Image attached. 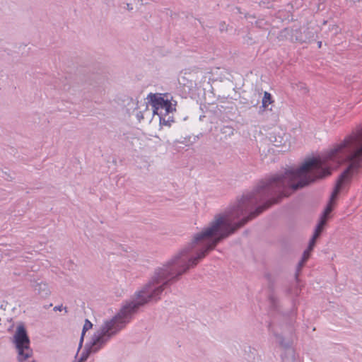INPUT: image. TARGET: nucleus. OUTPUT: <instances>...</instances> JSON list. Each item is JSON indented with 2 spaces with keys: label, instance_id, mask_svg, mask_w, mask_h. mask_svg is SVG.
Segmentation results:
<instances>
[{
  "label": "nucleus",
  "instance_id": "1",
  "mask_svg": "<svg viewBox=\"0 0 362 362\" xmlns=\"http://www.w3.org/2000/svg\"><path fill=\"white\" fill-rule=\"evenodd\" d=\"M337 164L348 163L349 165L339 177L335 187L331 194L329 202L325 208L320 221L310 241L308 248L304 252L300 266L309 258L316 239L320 236L329 214L333 210L338 194L348 191L353 177L360 173L362 168V127L357 128L346 135L342 140L332 145L322 156L306 160L298 169L289 168L284 175L272 177L264 186V188H284L282 194L286 197L287 189L296 190L310 184L317 179L322 178L331 174L329 168H324L327 162Z\"/></svg>",
  "mask_w": 362,
  "mask_h": 362
},
{
  "label": "nucleus",
  "instance_id": "2",
  "mask_svg": "<svg viewBox=\"0 0 362 362\" xmlns=\"http://www.w3.org/2000/svg\"><path fill=\"white\" fill-rule=\"evenodd\" d=\"M245 202L246 200L244 199L242 203L238 206L237 209L226 214L216 216L215 220L212 222L209 228L205 229L203 232L197 234L194 237L193 244L201 246L202 250L197 257L189 260L188 265H182V269L177 272V274L180 275L188 269L190 266L196 265L199 259L204 258L209 250L214 249L222 238L233 233L237 228L247 222L248 220L255 218L272 204H270L267 206L257 208L255 212L252 213L248 217L243 219L240 223L233 226L235 216L238 217L239 215L243 214V211L246 210V208L243 209Z\"/></svg>",
  "mask_w": 362,
  "mask_h": 362
},
{
  "label": "nucleus",
  "instance_id": "3",
  "mask_svg": "<svg viewBox=\"0 0 362 362\" xmlns=\"http://www.w3.org/2000/svg\"><path fill=\"white\" fill-rule=\"evenodd\" d=\"M131 314L123 312V308L112 319L104 322L100 331L94 334L91 339L90 350L92 352L98 351L107 338L119 331L129 321Z\"/></svg>",
  "mask_w": 362,
  "mask_h": 362
},
{
  "label": "nucleus",
  "instance_id": "4",
  "mask_svg": "<svg viewBox=\"0 0 362 362\" xmlns=\"http://www.w3.org/2000/svg\"><path fill=\"white\" fill-rule=\"evenodd\" d=\"M158 290V279L156 277L148 281L144 287L135 294V299L123 307V312L134 313L139 306L151 301L156 296Z\"/></svg>",
  "mask_w": 362,
  "mask_h": 362
},
{
  "label": "nucleus",
  "instance_id": "5",
  "mask_svg": "<svg viewBox=\"0 0 362 362\" xmlns=\"http://www.w3.org/2000/svg\"><path fill=\"white\" fill-rule=\"evenodd\" d=\"M13 342L17 351V358L22 361L25 358L33 356V350L30 348V341L26 329L23 323L17 325L13 334Z\"/></svg>",
  "mask_w": 362,
  "mask_h": 362
},
{
  "label": "nucleus",
  "instance_id": "6",
  "mask_svg": "<svg viewBox=\"0 0 362 362\" xmlns=\"http://www.w3.org/2000/svg\"><path fill=\"white\" fill-rule=\"evenodd\" d=\"M177 102L168 93L160 96V109L165 112H160V125L170 126L174 122L173 113L176 111Z\"/></svg>",
  "mask_w": 362,
  "mask_h": 362
},
{
  "label": "nucleus",
  "instance_id": "7",
  "mask_svg": "<svg viewBox=\"0 0 362 362\" xmlns=\"http://www.w3.org/2000/svg\"><path fill=\"white\" fill-rule=\"evenodd\" d=\"M146 102L138 103L139 110L136 116L139 120L148 119L151 120L152 117L158 113V95L156 93H150L147 95Z\"/></svg>",
  "mask_w": 362,
  "mask_h": 362
},
{
  "label": "nucleus",
  "instance_id": "8",
  "mask_svg": "<svg viewBox=\"0 0 362 362\" xmlns=\"http://www.w3.org/2000/svg\"><path fill=\"white\" fill-rule=\"evenodd\" d=\"M273 103L274 100L272 99V95L269 93L265 91L264 93V96L262 101V107L266 109L268 107L269 105L272 104Z\"/></svg>",
  "mask_w": 362,
  "mask_h": 362
},
{
  "label": "nucleus",
  "instance_id": "9",
  "mask_svg": "<svg viewBox=\"0 0 362 362\" xmlns=\"http://www.w3.org/2000/svg\"><path fill=\"white\" fill-rule=\"evenodd\" d=\"M182 262H183L182 260L177 259V260H175L171 264L170 272V275L171 276V278L174 277V274H175L174 270L177 269V268L182 264Z\"/></svg>",
  "mask_w": 362,
  "mask_h": 362
},
{
  "label": "nucleus",
  "instance_id": "10",
  "mask_svg": "<svg viewBox=\"0 0 362 362\" xmlns=\"http://www.w3.org/2000/svg\"><path fill=\"white\" fill-rule=\"evenodd\" d=\"M92 327H93L92 323L89 320H86L85 323L83 325V331H82V334H81V341H82V339L83 338L85 332L86 331L92 328Z\"/></svg>",
  "mask_w": 362,
  "mask_h": 362
},
{
  "label": "nucleus",
  "instance_id": "11",
  "mask_svg": "<svg viewBox=\"0 0 362 362\" xmlns=\"http://www.w3.org/2000/svg\"><path fill=\"white\" fill-rule=\"evenodd\" d=\"M37 286L39 287L38 288V290H42L43 291H45V294H47L48 293V286L45 283H40L37 285Z\"/></svg>",
  "mask_w": 362,
  "mask_h": 362
},
{
  "label": "nucleus",
  "instance_id": "12",
  "mask_svg": "<svg viewBox=\"0 0 362 362\" xmlns=\"http://www.w3.org/2000/svg\"><path fill=\"white\" fill-rule=\"evenodd\" d=\"M19 362H35V360L33 358V355L32 356L25 358L23 361H19Z\"/></svg>",
  "mask_w": 362,
  "mask_h": 362
},
{
  "label": "nucleus",
  "instance_id": "13",
  "mask_svg": "<svg viewBox=\"0 0 362 362\" xmlns=\"http://www.w3.org/2000/svg\"><path fill=\"white\" fill-rule=\"evenodd\" d=\"M127 8H128L129 10H132V7H130V6H129V4H127Z\"/></svg>",
  "mask_w": 362,
  "mask_h": 362
},
{
  "label": "nucleus",
  "instance_id": "14",
  "mask_svg": "<svg viewBox=\"0 0 362 362\" xmlns=\"http://www.w3.org/2000/svg\"><path fill=\"white\" fill-rule=\"evenodd\" d=\"M318 45H319V47H320V46H321V42H320L318 43Z\"/></svg>",
  "mask_w": 362,
  "mask_h": 362
}]
</instances>
